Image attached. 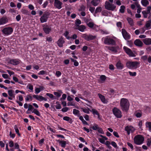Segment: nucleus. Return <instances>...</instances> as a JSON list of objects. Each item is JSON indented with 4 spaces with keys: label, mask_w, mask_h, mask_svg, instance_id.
<instances>
[{
    "label": "nucleus",
    "mask_w": 151,
    "mask_h": 151,
    "mask_svg": "<svg viewBox=\"0 0 151 151\" xmlns=\"http://www.w3.org/2000/svg\"><path fill=\"white\" fill-rule=\"evenodd\" d=\"M120 106L122 111H127L128 110L130 104L128 99L122 98L121 99L120 103Z\"/></svg>",
    "instance_id": "f257e3e1"
},
{
    "label": "nucleus",
    "mask_w": 151,
    "mask_h": 151,
    "mask_svg": "<svg viewBox=\"0 0 151 151\" xmlns=\"http://www.w3.org/2000/svg\"><path fill=\"white\" fill-rule=\"evenodd\" d=\"M126 66L129 68L136 69L140 67V64L139 62L137 61H129L127 63Z\"/></svg>",
    "instance_id": "f03ea898"
},
{
    "label": "nucleus",
    "mask_w": 151,
    "mask_h": 151,
    "mask_svg": "<svg viewBox=\"0 0 151 151\" xmlns=\"http://www.w3.org/2000/svg\"><path fill=\"white\" fill-rule=\"evenodd\" d=\"M114 0H108L106 1L105 8L108 10L113 11L116 8V6L112 4Z\"/></svg>",
    "instance_id": "7ed1b4c3"
},
{
    "label": "nucleus",
    "mask_w": 151,
    "mask_h": 151,
    "mask_svg": "<svg viewBox=\"0 0 151 151\" xmlns=\"http://www.w3.org/2000/svg\"><path fill=\"white\" fill-rule=\"evenodd\" d=\"M144 138L143 136L141 135H137L134 138V143L138 145L142 144L144 141Z\"/></svg>",
    "instance_id": "20e7f679"
},
{
    "label": "nucleus",
    "mask_w": 151,
    "mask_h": 151,
    "mask_svg": "<svg viewBox=\"0 0 151 151\" xmlns=\"http://www.w3.org/2000/svg\"><path fill=\"white\" fill-rule=\"evenodd\" d=\"M114 115L117 118H120L122 116V112L120 109L116 107H114L112 109Z\"/></svg>",
    "instance_id": "39448f33"
},
{
    "label": "nucleus",
    "mask_w": 151,
    "mask_h": 151,
    "mask_svg": "<svg viewBox=\"0 0 151 151\" xmlns=\"http://www.w3.org/2000/svg\"><path fill=\"white\" fill-rule=\"evenodd\" d=\"M123 49L126 53L129 56L134 57L136 56V54L134 53L129 48H128L126 46H124L123 47Z\"/></svg>",
    "instance_id": "423d86ee"
},
{
    "label": "nucleus",
    "mask_w": 151,
    "mask_h": 151,
    "mask_svg": "<svg viewBox=\"0 0 151 151\" xmlns=\"http://www.w3.org/2000/svg\"><path fill=\"white\" fill-rule=\"evenodd\" d=\"M102 40L104 41V42L105 44L109 45L114 43V40L113 39L107 37H103Z\"/></svg>",
    "instance_id": "0eeeda50"
},
{
    "label": "nucleus",
    "mask_w": 151,
    "mask_h": 151,
    "mask_svg": "<svg viewBox=\"0 0 151 151\" xmlns=\"http://www.w3.org/2000/svg\"><path fill=\"white\" fill-rule=\"evenodd\" d=\"M13 30L11 27L5 28L2 30L3 33L5 35L11 34L13 32Z\"/></svg>",
    "instance_id": "6e6552de"
},
{
    "label": "nucleus",
    "mask_w": 151,
    "mask_h": 151,
    "mask_svg": "<svg viewBox=\"0 0 151 151\" xmlns=\"http://www.w3.org/2000/svg\"><path fill=\"white\" fill-rule=\"evenodd\" d=\"M151 9V6H149L147 8V10L143 11L142 12L143 17L145 18H147V17L148 14L150 13Z\"/></svg>",
    "instance_id": "1a4fd4ad"
},
{
    "label": "nucleus",
    "mask_w": 151,
    "mask_h": 151,
    "mask_svg": "<svg viewBox=\"0 0 151 151\" xmlns=\"http://www.w3.org/2000/svg\"><path fill=\"white\" fill-rule=\"evenodd\" d=\"M33 97L36 99L37 100L39 101H47V99L42 96L38 95H33Z\"/></svg>",
    "instance_id": "9d476101"
},
{
    "label": "nucleus",
    "mask_w": 151,
    "mask_h": 151,
    "mask_svg": "<svg viewBox=\"0 0 151 151\" xmlns=\"http://www.w3.org/2000/svg\"><path fill=\"white\" fill-rule=\"evenodd\" d=\"M125 130L127 132L128 134H129L130 133L133 132L135 130V129L131 126H127L125 128Z\"/></svg>",
    "instance_id": "9b49d317"
},
{
    "label": "nucleus",
    "mask_w": 151,
    "mask_h": 151,
    "mask_svg": "<svg viewBox=\"0 0 151 151\" xmlns=\"http://www.w3.org/2000/svg\"><path fill=\"white\" fill-rule=\"evenodd\" d=\"M62 3L59 0H55L54 6L57 8L60 9L62 8Z\"/></svg>",
    "instance_id": "f8f14e48"
},
{
    "label": "nucleus",
    "mask_w": 151,
    "mask_h": 151,
    "mask_svg": "<svg viewBox=\"0 0 151 151\" xmlns=\"http://www.w3.org/2000/svg\"><path fill=\"white\" fill-rule=\"evenodd\" d=\"M91 112H92L93 114L95 117H97L98 119L100 120H101V118L97 110L93 109H91Z\"/></svg>",
    "instance_id": "ddd939ff"
},
{
    "label": "nucleus",
    "mask_w": 151,
    "mask_h": 151,
    "mask_svg": "<svg viewBox=\"0 0 151 151\" xmlns=\"http://www.w3.org/2000/svg\"><path fill=\"white\" fill-rule=\"evenodd\" d=\"M122 34L125 39L126 40H128L130 38V36L129 34L124 29H122Z\"/></svg>",
    "instance_id": "4468645a"
},
{
    "label": "nucleus",
    "mask_w": 151,
    "mask_h": 151,
    "mask_svg": "<svg viewBox=\"0 0 151 151\" xmlns=\"http://www.w3.org/2000/svg\"><path fill=\"white\" fill-rule=\"evenodd\" d=\"M14 91L12 90H9L8 91V93L9 96L8 99H9L12 100L13 98H15V95L13 93Z\"/></svg>",
    "instance_id": "2eb2a0df"
},
{
    "label": "nucleus",
    "mask_w": 151,
    "mask_h": 151,
    "mask_svg": "<svg viewBox=\"0 0 151 151\" xmlns=\"http://www.w3.org/2000/svg\"><path fill=\"white\" fill-rule=\"evenodd\" d=\"M44 89V87L43 86H39L38 87L35 88V93L37 94L41 91H43Z\"/></svg>",
    "instance_id": "dca6fc26"
},
{
    "label": "nucleus",
    "mask_w": 151,
    "mask_h": 151,
    "mask_svg": "<svg viewBox=\"0 0 151 151\" xmlns=\"http://www.w3.org/2000/svg\"><path fill=\"white\" fill-rule=\"evenodd\" d=\"M64 42L63 38L62 37H61L57 42V44L60 47H62Z\"/></svg>",
    "instance_id": "f3484780"
},
{
    "label": "nucleus",
    "mask_w": 151,
    "mask_h": 151,
    "mask_svg": "<svg viewBox=\"0 0 151 151\" xmlns=\"http://www.w3.org/2000/svg\"><path fill=\"white\" fill-rule=\"evenodd\" d=\"M99 97L101 99V101L104 104H107L108 102V101L105 98L104 96L102 95L100 93L98 94Z\"/></svg>",
    "instance_id": "a211bd4d"
},
{
    "label": "nucleus",
    "mask_w": 151,
    "mask_h": 151,
    "mask_svg": "<svg viewBox=\"0 0 151 151\" xmlns=\"http://www.w3.org/2000/svg\"><path fill=\"white\" fill-rule=\"evenodd\" d=\"M88 26L90 28H94L98 26L94 24L93 22L92 21L87 22H86Z\"/></svg>",
    "instance_id": "6ab92c4d"
},
{
    "label": "nucleus",
    "mask_w": 151,
    "mask_h": 151,
    "mask_svg": "<svg viewBox=\"0 0 151 151\" xmlns=\"http://www.w3.org/2000/svg\"><path fill=\"white\" fill-rule=\"evenodd\" d=\"M48 15L46 14H44L40 18V20L42 23H43L46 22L48 18Z\"/></svg>",
    "instance_id": "aec40b11"
},
{
    "label": "nucleus",
    "mask_w": 151,
    "mask_h": 151,
    "mask_svg": "<svg viewBox=\"0 0 151 151\" xmlns=\"http://www.w3.org/2000/svg\"><path fill=\"white\" fill-rule=\"evenodd\" d=\"M116 66L117 69L119 70L122 69L124 68V65L121 62L119 61L116 63Z\"/></svg>",
    "instance_id": "412c9836"
},
{
    "label": "nucleus",
    "mask_w": 151,
    "mask_h": 151,
    "mask_svg": "<svg viewBox=\"0 0 151 151\" xmlns=\"http://www.w3.org/2000/svg\"><path fill=\"white\" fill-rule=\"evenodd\" d=\"M134 44L137 46L141 47L143 45L142 42L139 39H137L134 41Z\"/></svg>",
    "instance_id": "4be33fe9"
},
{
    "label": "nucleus",
    "mask_w": 151,
    "mask_h": 151,
    "mask_svg": "<svg viewBox=\"0 0 151 151\" xmlns=\"http://www.w3.org/2000/svg\"><path fill=\"white\" fill-rule=\"evenodd\" d=\"M8 21V19L6 17H3L0 19V25L6 24Z\"/></svg>",
    "instance_id": "5701e85b"
},
{
    "label": "nucleus",
    "mask_w": 151,
    "mask_h": 151,
    "mask_svg": "<svg viewBox=\"0 0 151 151\" xmlns=\"http://www.w3.org/2000/svg\"><path fill=\"white\" fill-rule=\"evenodd\" d=\"M58 142L60 144L61 146L63 147H65L66 145L68 143V141H62L59 140H58Z\"/></svg>",
    "instance_id": "b1692460"
},
{
    "label": "nucleus",
    "mask_w": 151,
    "mask_h": 151,
    "mask_svg": "<svg viewBox=\"0 0 151 151\" xmlns=\"http://www.w3.org/2000/svg\"><path fill=\"white\" fill-rule=\"evenodd\" d=\"M144 43L146 45L151 44V39L146 38L143 40Z\"/></svg>",
    "instance_id": "393cba45"
},
{
    "label": "nucleus",
    "mask_w": 151,
    "mask_h": 151,
    "mask_svg": "<svg viewBox=\"0 0 151 151\" xmlns=\"http://www.w3.org/2000/svg\"><path fill=\"white\" fill-rule=\"evenodd\" d=\"M81 109L83 112L87 114H89L90 113V111H91V110L87 107L81 108Z\"/></svg>",
    "instance_id": "a878e982"
},
{
    "label": "nucleus",
    "mask_w": 151,
    "mask_h": 151,
    "mask_svg": "<svg viewBox=\"0 0 151 151\" xmlns=\"http://www.w3.org/2000/svg\"><path fill=\"white\" fill-rule=\"evenodd\" d=\"M101 0H92L91 1V4L94 6H97Z\"/></svg>",
    "instance_id": "bb28decb"
},
{
    "label": "nucleus",
    "mask_w": 151,
    "mask_h": 151,
    "mask_svg": "<svg viewBox=\"0 0 151 151\" xmlns=\"http://www.w3.org/2000/svg\"><path fill=\"white\" fill-rule=\"evenodd\" d=\"M98 139L101 143L104 144H105V141L107 140L108 138L106 137H104L103 138H101L100 137H99L98 138Z\"/></svg>",
    "instance_id": "cd10ccee"
},
{
    "label": "nucleus",
    "mask_w": 151,
    "mask_h": 151,
    "mask_svg": "<svg viewBox=\"0 0 151 151\" xmlns=\"http://www.w3.org/2000/svg\"><path fill=\"white\" fill-rule=\"evenodd\" d=\"M10 63L13 65H17L19 63V61L16 59H12L10 60Z\"/></svg>",
    "instance_id": "c85d7f7f"
},
{
    "label": "nucleus",
    "mask_w": 151,
    "mask_h": 151,
    "mask_svg": "<svg viewBox=\"0 0 151 151\" xmlns=\"http://www.w3.org/2000/svg\"><path fill=\"white\" fill-rule=\"evenodd\" d=\"M145 125L146 128L149 131H151V122H146Z\"/></svg>",
    "instance_id": "c756f323"
},
{
    "label": "nucleus",
    "mask_w": 151,
    "mask_h": 151,
    "mask_svg": "<svg viewBox=\"0 0 151 151\" xmlns=\"http://www.w3.org/2000/svg\"><path fill=\"white\" fill-rule=\"evenodd\" d=\"M43 29L46 34H48L51 31V27H47L44 28Z\"/></svg>",
    "instance_id": "7c9ffc66"
},
{
    "label": "nucleus",
    "mask_w": 151,
    "mask_h": 151,
    "mask_svg": "<svg viewBox=\"0 0 151 151\" xmlns=\"http://www.w3.org/2000/svg\"><path fill=\"white\" fill-rule=\"evenodd\" d=\"M73 114L76 116H79L80 114V111L76 109H74L73 110Z\"/></svg>",
    "instance_id": "2f4dec72"
},
{
    "label": "nucleus",
    "mask_w": 151,
    "mask_h": 151,
    "mask_svg": "<svg viewBox=\"0 0 151 151\" xmlns=\"http://www.w3.org/2000/svg\"><path fill=\"white\" fill-rule=\"evenodd\" d=\"M141 2L142 5L145 6H146L149 3L147 0H142Z\"/></svg>",
    "instance_id": "473e14b6"
},
{
    "label": "nucleus",
    "mask_w": 151,
    "mask_h": 151,
    "mask_svg": "<svg viewBox=\"0 0 151 151\" xmlns=\"http://www.w3.org/2000/svg\"><path fill=\"white\" fill-rule=\"evenodd\" d=\"M85 29V27L83 25H81L79 26L78 28V30L81 32H84Z\"/></svg>",
    "instance_id": "72a5a7b5"
},
{
    "label": "nucleus",
    "mask_w": 151,
    "mask_h": 151,
    "mask_svg": "<svg viewBox=\"0 0 151 151\" xmlns=\"http://www.w3.org/2000/svg\"><path fill=\"white\" fill-rule=\"evenodd\" d=\"M62 93V92L61 90L59 91V92H53L54 94L58 97H60Z\"/></svg>",
    "instance_id": "f704fd0d"
},
{
    "label": "nucleus",
    "mask_w": 151,
    "mask_h": 151,
    "mask_svg": "<svg viewBox=\"0 0 151 151\" xmlns=\"http://www.w3.org/2000/svg\"><path fill=\"white\" fill-rule=\"evenodd\" d=\"M127 20L128 21V22L129 24L132 26L134 24V22L133 19L130 18H128L127 19Z\"/></svg>",
    "instance_id": "c9c22d12"
},
{
    "label": "nucleus",
    "mask_w": 151,
    "mask_h": 151,
    "mask_svg": "<svg viewBox=\"0 0 151 151\" xmlns=\"http://www.w3.org/2000/svg\"><path fill=\"white\" fill-rule=\"evenodd\" d=\"M134 115L137 117L140 118L142 115V113L141 112L137 111L135 113Z\"/></svg>",
    "instance_id": "e433bc0d"
},
{
    "label": "nucleus",
    "mask_w": 151,
    "mask_h": 151,
    "mask_svg": "<svg viewBox=\"0 0 151 151\" xmlns=\"http://www.w3.org/2000/svg\"><path fill=\"white\" fill-rule=\"evenodd\" d=\"M100 81L101 83H103L106 79V77L105 76L102 75L100 76Z\"/></svg>",
    "instance_id": "4c0bfd02"
},
{
    "label": "nucleus",
    "mask_w": 151,
    "mask_h": 151,
    "mask_svg": "<svg viewBox=\"0 0 151 151\" xmlns=\"http://www.w3.org/2000/svg\"><path fill=\"white\" fill-rule=\"evenodd\" d=\"M32 113H34L35 114L38 116H40L41 114L39 111L36 109H34L32 112Z\"/></svg>",
    "instance_id": "58836bf2"
},
{
    "label": "nucleus",
    "mask_w": 151,
    "mask_h": 151,
    "mask_svg": "<svg viewBox=\"0 0 151 151\" xmlns=\"http://www.w3.org/2000/svg\"><path fill=\"white\" fill-rule=\"evenodd\" d=\"M136 6L137 8V12L138 13H140L141 12L142 9L140 7V6L137 3H136Z\"/></svg>",
    "instance_id": "ea45409f"
},
{
    "label": "nucleus",
    "mask_w": 151,
    "mask_h": 151,
    "mask_svg": "<svg viewBox=\"0 0 151 151\" xmlns=\"http://www.w3.org/2000/svg\"><path fill=\"white\" fill-rule=\"evenodd\" d=\"M125 6L124 5H122L120 6L119 9V12L121 13H124L125 11Z\"/></svg>",
    "instance_id": "a19ab883"
},
{
    "label": "nucleus",
    "mask_w": 151,
    "mask_h": 151,
    "mask_svg": "<svg viewBox=\"0 0 151 151\" xmlns=\"http://www.w3.org/2000/svg\"><path fill=\"white\" fill-rule=\"evenodd\" d=\"M151 25V20H148L146 22L145 24V27L147 28H148L150 27Z\"/></svg>",
    "instance_id": "79ce46f5"
},
{
    "label": "nucleus",
    "mask_w": 151,
    "mask_h": 151,
    "mask_svg": "<svg viewBox=\"0 0 151 151\" xmlns=\"http://www.w3.org/2000/svg\"><path fill=\"white\" fill-rule=\"evenodd\" d=\"M14 128L17 134L19 136H20V134L19 132V130L17 126L16 125H15L14 127Z\"/></svg>",
    "instance_id": "37998d69"
},
{
    "label": "nucleus",
    "mask_w": 151,
    "mask_h": 151,
    "mask_svg": "<svg viewBox=\"0 0 151 151\" xmlns=\"http://www.w3.org/2000/svg\"><path fill=\"white\" fill-rule=\"evenodd\" d=\"M69 34V32L67 31H66L63 34V35L66 37V38L68 40H69L70 37L68 36Z\"/></svg>",
    "instance_id": "c03bdc74"
},
{
    "label": "nucleus",
    "mask_w": 151,
    "mask_h": 151,
    "mask_svg": "<svg viewBox=\"0 0 151 151\" xmlns=\"http://www.w3.org/2000/svg\"><path fill=\"white\" fill-rule=\"evenodd\" d=\"M99 127L98 125L94 124L92 127V128L93 130H96L98 129Z\"/></svg>",
    "instance_id": "a18cd8bd"
},
{
    "label": "nucleus",
    "mask_w": 151,
    "mask_h": 151,
    "mask_svg": "<svg viewBox=\"0 0 151 151\" xmlns=\"http://www.w3.org/2000/svg\"><path fill=\"white\" fill-rule=\"evenodd\" d=\"M27 87L31 91H33V86L32 85H31L30 84H28Z\"/></svg>",
    "instance_id": "49530a36"
},
{
    "label": "nucleus",
    "mask_w": 151,
    "mask_h": 151,
    "mask_svg": "<svg viewBox=\"0 0 151 151\" xmlns=\"http://www.w3.org/2000/svg\"><path fill=\"white\" fill-rule=\"evenodd\" d=\"M56 105H55V107L57 109H60L61 108V105L58 102H57L56 103Z\"/></svg>",
    "instance_id": "de8ad7c7"
},
{
    "label": "nucleus",
    "mask_w": 151,
    "mask_h": 151,
    "mask_svg": "<svg viewBox=\"0 0 151 151\" xmlns=\"http://www.w3.org/2000/svg\"><path fill=\"white\" fill-rule=\"evenodd\" d=\"M102 10V8L101 7H97L96 9V13H98L100 12Z\"/></svg>",
    "instance_id": "09e8293b"
},
{
    "label": "nucleus",
    "mask_w": 151,
    "mask_h": 151,
    "mask_svg": "<svg viewBox=\"0 0 151 151\" xmlns=\"http://www.w3.org/2000/svg\"><path fill=\"white\" fill-rule=\"evenodd\" d=\"M46 95L47 96H48L51 99H55L54 97L52 94L50 93H47Z\"/></svg>",
    "instance_id": "8fccbe9b"
},
{
    "label": "nucleus",
    "mask_w": 151,
    "mask_h": 151,
    "mask_svg": "<svg viewBox=\"0 0 151 151\" xmlns=\"http://www.w3.org/2000/svg\"><path fill=\"white\" fill-rule=\"evenodd\" d=\"M129 73L130 76H135L137 74L135 72H132L131 71H129Z\"/></svg>",
    "instance_id": "3c124183"
},
{
    "label": "nucleus",
    "mask_w": 151,
    "mask_h": 151,
    "mask_svg": "<svg viewBox=\"0 0 151 151\" xmlns=\"http://www.w3.org/2000/svg\"><path fill=\"white\" fill-rule=\"evenodd\" d=\"M55 75L57 77H59L61 76V73L59 71H57L56 72Z\"/></svg>",
    "instance_id": "603ef678"
},
{
    "label": "nucleus",
    "mask_w": 151,
    "mask_h": 151,
    "mask_svg": "<svg viewBox=\"0 0 151 151\" xmlns=\"http://www.w3.org/2000/svg\"><path fill=\"white\" fill-rule=\"evenodd\" d=\"M78 97L79 98L83 99L86 100V101H87L88 102L90 103V102L89 101H88L87 100H86L81 95V94H78L77 95Z\"/></svg>",
    "instance_id": "864d4df0"
},
{
    "label": "nucleus",
    "mask_w": 151,
    "mask_h": 151,
    "mask_svg": "<svg viewBox=\"0 0 151 151\" xmlns=\"http://www.w3.org/2000/svg\"><path fill=\"white\" fill-rule=\"evenodd\" d=\"M46 73V71L45 70H42L40 71L38 73L39 75H43Z\"/></svg>",
    "instance_id": "5fc2aeb1"
},
{
    "label": "nucleus",
    "mask_w": 151,
    "mask_h": 151,
    "mask_svg": "<svg viewBox=\"0 0 151 151\" xmlns=\"http://www.w3.org/2000/svg\"><path fill=\"white\" fill-rule=\"evenodd\" d=\"M97 130L99 132L102 134H104V133L103 130V129L99 127L98 129Z\"/></svg>",
    "instance_id": "6e6d98bb"
},
{
    "label": "nucleus",
    "mask_w": 151,
    "mask_h": 151,
    "mask_svg": "<svg viewBox=\"0 0 151 151\" xmlns=\"http://www.w3.org/2000/svg\"><path fill=\"white\" fill-rule=\"evenodd\" d=\"M21 12L24 14H27L28 13V11L24 9H22L21 10Z\"/></svg>",
    "instance_id": "4d7b16f0"
},
{
    "label": "nucleus",
    "mask_w": 151,
    "mask_h": 151,
    "mask_svg": "<svg viewBox=\"0 0 151 151\" xmlns=\"http://www.w3.org/2000/svg\"><path fill=\"white\" fill-rule=\"evenodd\" d=\"M112 145L114 147V148H116L117 147V145L116 143L112 141L111 142V143Z\"/></svg>",
    "instance_id": "13d9d810"
},
{
    "label": "nucleus",
    "mask_w": 151,
    "mask_h": 151,
    "mask_svg": "<svg viewBox=\"0 0 151 151\" xmlns=\"http://www.w3.org/2000/svg\"><path fill=\"white\" fill-rule=\"evenodd\" d=\"M3 77L5 79H8V78L9 76L8 75L6 74H3L2 75Z\"/></svg>",
    "instance_id": "bf43d9fd"
},
{
    "label": "nucleus",
    "mask_w": 151,
    "mask_h": 151,
    "mask_svg": "<svg viewBox=\"0 0 151 151\" xmlns=\"http://www.w3.org/2000/svg\"><path fill=\"white\" fill-rule=\"evenodd\" d=\"M9 146L10 147H12L14 145L13 142L12 141H10L9 142Z\"/></svg>",
    "instance_id": "052dcab7"
},
{
    "label": "nucleus",
    "mask_w": 151,
    "mask_h": 151,
    "mask_svg": "<svg viewBox=\"0 0 151 151\" xmlns=\"http://www.w3.org/2000/svg\"><path fill=\"white\" fill-rule=\"evenodd\" d=\"M151 143V139H148L147 141V145L148 146L150 145Z\"/></svg>",
    "instance_id": "680f3d73"
},
{
    "label": "nucleus",
    "mask_w": 151,
    "mask_h": 151,
    "mask_svg": "<svg viewBox=\"0 0 151 151\" xmlns=\"http://www.w3.org/2000/svg\"><path fill=\"white\" fill-rule=\"evenodd\" d=\"M75 23L76 25L80 24L81 23V22L80 20L77 19L75 21Z\"/></svg>",
    "instance_id": "e2e57ef3"
},
{
    "label": "nucleus",
    "mask_w": 151,
    "mask_h": 151,
    "mask_svg": "<svg viewBox=\"0 0 151 151\" xmlns=\"http://www.w3.org/2000/svg\"><path fill=\"white\" fill-rule=\"evenodd\" d=\"M127 144L128 146H129L132 150L133 149L134 147L132 145V144L129 142H127Z\"/></svg>",
    "instance_id": "0e129e2a"
},
{
    "label": "nucleus",
    "mask_w": 151,
    "mask_h": 151,
    "mask_svg": "<svg viewBox=\"0 0 151 151\" xmlns=\"http://www.w3.org/2000/svg\"><path fill=\"white\" fill-rule=\"evenodd\" d=\"M66 95L65 94H63L60 99V100H65L66 98Z\"/></svg>",
    "instance_id": "69168bd1"
},
{
    "label": "nucleus",
    "mask_w": 151,
    "mask_h": 151,
    "mask_svg": "<svg viewBox=\"0 0 151 151\" xmlns=\"http://www.w3.org/2000/svg\"><path fill=\"white\" fill-rule=\"evenodd\" d=\"M9 135L11 138H13L15 137V134L14 133H12L11 132H10Z\"/></svg>",
    "instance_id": "338daca9"
},
{
    "label": "nucleus",
    "mask_w": 151,
    "mask_h": 151,
    "mask_svg": "<svg viewBox=\"0 0 151 151\" xmlns=\"http://www.w3.org/2000/svg\"><path fill=\"white\" fill-rule=\"evenodd\" d=\"M21 19V17L20 15L19 14L17 15L16 17V19L18 21H19Z\"/></svg>",
    "instance_id": "774afa93"
}]
</instances>
